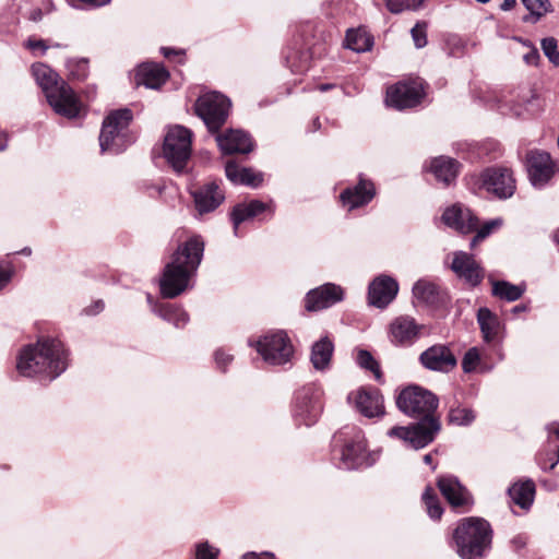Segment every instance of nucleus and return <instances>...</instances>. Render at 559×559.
<instances>
[{"mask_svg": "<svg viewBox=\"0 0 559 559\" xmlns=\"http://www.w3.org/2000/svg\"><path fill=\"white\" fill-rule=\"evenodd\" d=\"M266 209L267 205L259 200H252L249 203H240L235 205L230 213L235 235H238V228L242 222L255 217Z\"/></svg>", "mask_w": 559, "mask_h": 559, "instance_id": "c756f323", "label": "nucleus"}, {"mask_svg": "<svg viewBox=\"0 0 559 559\" xmlns=\"http://www.w3.org/2000/svg\"><path fill=\"white\" fill-rule=\"evenodd\" d=\"M68 366V354L61 341L43 337L35 345L25 346L17 358L16 368L22 376L44 374L57 378Z\"/></svg>", "mask_w": 559, "mask_h": 559, "instance_id": "7ed1b4c3", "label": "nucleus"}, {"mask_svg": "<svg viewBox=\"0 0 559 559\" xmlns=\"http://www.w3.org/2000/svg\"><path fill=\"white\" fill-rule=\"evenodd\" d=\"M419 362L428 370L449 372L456 366L457 360L448 346L436 344L419 355Z\"/></svg>", "mask_w": 559, "mask_h": 559, "instance_id": "f3484780", "label": "nucleus"}, {"mask_svg": "<svg viewBox=\"0 0 559 559\" xmlns=\"http://www.w3.org/2000/svg\"><path fill=\"white\" fill-rule=\"evenodd\" d=\"M7 147V141L4 139H0V151H4Z\"/></svg>", "mask_w": 559, "mask_h": 559, "instance_id": "0e129e2a", "label": "nucleus"}, {"mask_svg": "<svg viewBox=\"0 0 559 559\" xmlns=\"http://www.w3.org/2000/svg\"><path fill=\"white\" fill-rule=\"evenodd\" d=\"M346 47L356 51L365 52L371 49L373 39L364 28L348 29L345 38Z\"/></svg>", "mask_w": 559, "mask_h": 559, "instance_id": "f704fd0d", "label": "nucleus"}, {"mask_svg": "<svg viewBox=\"0 0 559 559\" xmlns=\"http://www.w3.org/2000/svg\"><path fill=\"white\" fill-rule=\"evenodd\" d=\"M548 431V443L551 444L554 438L559 439V423H551L546 427Z\"/></svg>", "mask_w": 559, "mask_h": 559, "instance_id": "603ef678", "label": "nucleus"}, {"mask_svg": "<svg viewBox=\"0 0 559 559\" xmlns=\"http://www.w3.org/2000/svg\"><path fill=\"white\" fill-rule=\"evenodd\" d=\"M354 399L357 411L366 417L382 416L384 414L383 399L377 389H360L348 395Z\"/></svg>", "mask_w": 559, "mask_h": 559, "instance_id": "4be33fe9", "label": "nucleus"}, {"mask_svg": "<svg viewBox=\"0 0 559 559\" xmlns=\"http://www.w3.org/2000/svg\"><path fill=\"white\" fill-rule=\"evenodd\" d=\"M11 278V272L0 270V289L4 287Z\"/></svg>", "mask_w": 559, "mask_h": 559, "instance_id": "4d7b16f0", "label": "nucleus"}, {"mask_svg": "<svg viewBox=\"0 0 559 559\" xmlns=\"http://www.w3.org/2000/svg\"><path fill=\"white\" fill-rule=\"evenodd\" d=\"M216 142L225 155L248 154L253 150L251 136L242 130L230 129L216 135Z\"/></svg>", "mask_w": 559, "mask_h": 559, "instance_id": "5701e85b", "label": "nucleus"}, {"mask_svg": "<svg viewBox=\"0 0 559 559\" xmlns=\"http://www.w3.org/2000/svg\"><path fill=\"white\" fill-rule=\"evenodd\" d=\"M438 404V397L419 385L403 389L396 396V406L402 413L417 418L418 421L406 427L395 426L388 435L415 450L427 447L441 429L440 420L436 416Z\"/></svg>", "mask_w": 559, "mask_h": 559, "instance_id": "f257e3e1", "label": "nucleus"}, {"mask_svg": "<svg viewBox=\"0 0 559 559\" xmlns=\"http://www.w3.org/2000/svg\"><path fill=\"white\" fill-rule=\"evenodd\" d=\"M423 329L424 325L413 317L400 316L389 324L388 336L393 345L406 347L413 345L420 337Z\"/></svg>", "mask_w": 559, "mask_h": 559, "instance_id": "ddd939ff", "label": "nucleus"}, {"mask_svg": "<svg viewBox=\"0 0 559 559\" xmlns=\"http://www.w3.org/2000/svg\"><path fill=\"white\" fill-rule=\"evenodd\" d=\"M527 171L532 185L543 188L555 174V165L546 152L531 151L527 154Z\"/></svg>", "mask_w": 559, "mask_h": 559, "instance_id": "dca6fc26", "label": "nucleus"}, {"mask_svg": "<svg viewBox=\"0 0 559 559\" xmlns=\"http://www.w3.org/2000/svg\"><path fill=\"white\" fill-rule=\"evenodd\" d=\"M162 51H163V53H164V56H165L166 58H169V57H170V55H176V53H178V51H176L175 49L166 48V47L162 48Z\"/></svg>", "mask_w": 559, "mask_h": 559, "instance_id": "052dcab7", "label": "nucleus"}, {"mask_svg": "<svg viewBox=\"0 0 559 559\" xmlns=\"http://www.w3.org/2000/svg\"><path fill=\"white\" fill-rule=\"evenodd\" d=\"M203 251L204 242L198 236L178 247L159 281L163 297L175 298L187 289L189 280L201 263Z\"/></svg>", "mask_w": 559, "mask_h": 559, "instance_id": "f03ea898", "label": "nucleus"}, {"mask_svg": "<svg viewBox=\"0 0 559 559\" xmlns=\"http://www.w3.org/2000/svg\"><path fill=\"white\" fill-rule=\"evenodd\" d=\"M424 462L427 464V465H431L432 466V469L436 468L435 465H432V455L430 453L424 455Z\"/></svg>", "mask_w": 559, "mask_h": 559, "instance_id": "680f3d73", "label": "nucleus"}, {"mask_svg": "<svg viewBox=\"0 0 559 559\" xmlns=\"http://www.w3.org/2000/svg\"><path fill=\"white\" fill-rule=\"evenodd\" d=\"M231 103L218 92L200 96L195 103V112L203 120L210 132H217L226 122Z\"/></svg>", "mask_w": 559, "mask_h": 559, "instance_id": "9d476101", "label": "nucleus"}, {"mask_svg": "<svg viewBox=\"0 0 559 559\" xmlns=\"http://www.w3.org/2000/svg\"><path fill=\"white\" fill-rule=\"evenodd\" d=\"M218 550L211 547L207 542L197 546L195 559H217Z\"/></svg>", "mask_w": 559, "mask_h": 559, "instance_id": "09e8293b", "label": "nucleus"}, {"mask_svg": "<svg viewBox=\"0 0 559 559\" xmlns=\"http://www.w3.org/2000/svg\"><path fill=\"white\" fill-rule=\"evenodd\" d=\"M147 302L155 314L160 317L163 320L173 323L176 328H182L189 321L188 313L179 306L168 302H155L150 294H147Z\"/></svg>", "mask_w": 559, "mask_h": 559, "instance_id": "bb28decb", "label": "nucleus"}, {"mask_svg": "<svg viewBox=\"0 0 559 559\" xmlns=\"http://www.w3.org/2000/svg\"><path fill=\"white\" fill-rule=\"evenodd\" d=\"M460 164L450 157H436L431 162V171L437 180L443 182L445 186L450 185L459 174Z\"/></svg>", "mask_w": 559, "mask_h": 559, "instance_id": "7c9ffc66", "label": "nucleus"}, {"mask_svg": "<svg viewBox=\"0 0 559 559\" xmlns=\"http://www.w3.org/2000/svg\"><path fill=\"white\" fill-rule=\"evenodd\" d=\"M554 238L559 243V230L555 233Z\"/></svg>", "mask_w": 559, "mask_h": 559, "instance_id": "338daca9", "label": "nucleus"}, {"mask_svg": "<svg viewBox=\"0 0 559 559\" xmlns=\"http://www.w3.org/2000/svg\"><path fill=\"white\" fill-rule=\"evenodd\" d=\"M481 187L499 199H508L515 191V180L510 169L490 167L480 175Z\"/></svg>", "mask_w": 559, "mask_h": 559, "instance_id": "f8f14e48", "label": "nucleus"}, {"mask_svg": "<svg viewBox=\"0 0 559 559\" xmlns=\"http://www.w3.org/2000/svg\"><path fill=\"white\" fill-rule=\"evenodd\" d=\"M344 290L341 286L326 283L310 290L305 300V307L308 311H318L342 301Z\"/></svg>", "mask_w": 559, "mask_h": 559, "instance_id": "a211bd4d", "label": "nucleus"}, {"mask_svg": "<svg viewBox=\"0 0 559 559\" xmlns=\"http://www.w3.org/2000/svg\"><path fill=\"white\" fill-rule=\"evenodd\" d=\"M192 132L182 127H170L165 135L163 153L175 171L181 173L191 156Z\"/></svg>", "mask_w": 559, "mask_h": 559, "instance_id": "6e6552de", "label": "nucleus"}, {"mask_svg": "<svg viewBox=\"0 0 559 559\" xmlns=\"http://www.w3.org/2000/svg\"><path fill=\"white\" fill-rule=\"evenodd\" d=\"M428 0H385L390 12L397 14L404 10L417 11L421 9Z\"/></svg>", "mask_w": 559, "mask_h": 559, "instance_id": "a19ab883", "label": "nucleus"}, {"mask_svg": "<svg viewBox=\"0 0 559 559\" xmlns=\"http://www.w3.org/2000/svg\"><path fill=\"white\" fill-rule=\"evenodd\" d=\"M477 322L479 324L483 338L486 343L496 341L500 331V320L488 308H479L477 312Z\"/></svg>", "mask_w": 559, "mask_h": 559, "instance_id": "2f4dec72", "label": "nucleus"}, {"mask_svg": "<svg viewBox=\"0 0 559 559\" xmlns=\"http://www.w3.org/2000/svg\"><path fill=\"white\" fill-rule=\"evenodd\" d=\"M313 126H314L316 128H320V121H319V119H318V118H317V119H314V121H313Z\"/></svg>", "mask_w": 559, "mask_h": 559, "instance_id": "774afa93", "label": "nucleus"}, {"mask_svg": "<svg viewBox=\"0 0 559 559\" xmlns=\"http://www.w3.org/2000/svg\"><path fill=\"white\" fill-rule=\"evenodd\" d=\"M233 357L223 350L218 349L215 352V362L218 368L224 369Z\"/></svg>", "mask_w": 559, "mask_h": 559, "instance_id": "8fccbe9b", "label": "nucleus"}, {"mask_svg": "<svg viewBox=\"0 0 559 559\" xmlns=\"http://www.w3.org/2000/svg\"><path fill=\"white\" fill-rule=\"evenodd\" d=\"M242 559H275L273 554L270 552H247L242 556Z\"/></svg>", "mask_w": 559, "mask_h": 559, "instance_id": "6e6d98bb", "label": "nucleus"}, {"mask_svg": "<svg viewBox=\"0 0 559 559\" xmlns=\"http://www.w3.org/2000/svg\"><path fill=\"white\" fill-rule=\"evenodd\" d=\"M438 487L442 496L452 507H462L469 502L467 490L455 477L442 476L438 479Z\"/></svg>", "mask_w": 559, "mask_h": 559, "instance_id": "a878e982", "label": "nucleus"}, {"mask_svg": "<svg viewBox=\"0 0 559 559\" xmlns=\"http://www.w3.org/2000/svg\"><path fill=\"white\" fill-rule=\"evenodd\" d=\"M540 56L536 48H532L527 53L524 55L523 59L525 63L536 66Z\"/></svg>", "mask_w": 559, "mask_h": 559, "instance_id": "3c124183", "label": "nucleus"}, {"mask_svg": "<svg viewBox=\"0 0 559 559\" xmlns=\"http://www.w3.org/2000/svg\"><path fill=\"white\" fill-rule=\"evenodd\" d=\"M548 445L549 449L546 452L536 456V461L543 469H547V463H549L548 468L552 469L559 462V447L552 443H548Z\"/></svg>", "mask_w": 559, "mask_h": 559, "instance_id": "79ce46f5", "label": "nucleus"}, {"mask_svg": "<svg viewBox=\"0 0 559 559\" xmlns=\"http://www.w3.org/2000/svg\"><path fill=\"white\" fill-rule=\"evenodd\" d=\"M374 197L373 183L360 179L359 182L353 188H347L341 193V201L348 210H354L364 206Z\"/></svg>", "mask_w": 559, "mask_h": 559, "instance_id": "b1692460", "label": "nucleus"}, {"mask_svg": "<svg viewBox=\"0 0 559 559\" xmlns=\"http://www.w3.org/2000/svg\"><path fill=\"white\" fill-rule=\"evenodd\" d=\"M322 396V389L314 383L296 391L293 416L298 425L309 427L317 423L323 408Z\"/></svg>", "mask_w": 559, "mask_h": 559, "instance_id": "1a4fd4ad", "label": "nucleus"}, {"mask_svg": "<svg viewBox=\"0 0 559 559\" xmlns=\"http://www.w3.org/2000/svg\"><path fill=\"white\" fill-rule=\"evenodd\" d=\"M331 87H332V85H330V84H321L319 86L320 91H322V92H325V91L330 90Z\"/></svg>", "mask_w": 559, "mask_h": 559, "instance_id": "e2e57ef3", "label": "nucleus"}, {"mask_svg": "<svg viewBox=\"0 0 559 559\" xmlns=\"http://www.w3.org/2000/svg\"><path fill=\"white\" fill-rule=\"evenodd\" d=\"M423 501L426 506L429 516L433 520H439L443 513V509L432 488H426L425 492L423 493Z\"/></svg>", "mask_w": 559, "mask_h": 559, "instance_id": "4c0bfd02", "label": "nucleus"}, {"mask_svg": "<svg viewBox=\"0 0 559 559\" xmlns=\"http://www.w3.org/2000/svg\"><path fill=\"white\" fill-rule=\"evenodd\" d=\"M442 222L450 228L462 234H468L477 229L478 219L469 209L461 204L448 207L441 217Z\"/></svg>", "mask_w": 559, "mask_h": 559, "instance_id": "412c9836", "label": "nucleus"}, {"mask_svg": "<svg viewBox=\"0 0 559 559\" xmlns=\"http://www.w3.org/2000/svg\"><path fill=\"white\" fill-rule=\"evenodd\" d=\"M516 5V0H503L500 8L503 11H509Z\"/></svg>", "mask_w": 559, "mask_h": 559, "instance_id": "bf43d9fd", "label": "nucleus"}, {"mask_svg": "<svg viewBox=\"0 0 559 559\" xmlns=\"http://www.w3.org/2000/svg\"><path fill=\"white\" fill-rule=\"evenodd\" d=\"M423 96L421 82H400L388 88L385 102L396 109H405L418 105Z\"/></svg>", "mask_w": 559, "mask_h": 559, "instance_id": "4468645a", "label": "nucleus"}, {"mask_svg": "<svg viewBox=\"0 0 559 559\" xmlns=\"http://www.w3.org/2000/svg\"><path fill=\"white\" fill-rule=\"evenodd\" d=\"M453 273L471 287L478 286L485 276V271L473 254L464 251L453 253L451 263Z\"/></svg>", "mask_w": 559, "mask_h": 559, "instance_id": "2eb2a0df", "label": "nucleus"}, {"mask_svg": "<svg viewBox=\"0 0 559 559\" xmlns=\"http://www.w3.org/2000/svg\"><path fill=\"white\" fill-rule=\"evenodd\" d=\"M335 444L343 442L341 451V467L356 469L371 465L361 431L346 428L334 436Z\"/></svg>", "mask_w": 559, "mask_h": 559, "instance_id": "0eeeda50", "label": "nucleus"}, {"mask_svg": "<svg viewBox=\"0 0 559 559\" xmlns=\"http://www.w3.org/2000/svg\"><path fill=\"white\" fill-rule=\"evenodd\" d=\"M356 361L361 368L371 371L378 381L381 380L382 373L379 364L370 352L366 349H359L357 353Z\"/></svg>", "mask_w": 559, "mask_h": 559, "instance_id": "58836bf2", "label": "nucleus"}, {"mask_svg": "<svg viewBox=\"0 0 559 559\" xmlns=\"http://www.w3.org/2000/svg\"><path fill=\"white\" fill-rule=\"evenodd\" d=\"M480 361V353L477 347L469 348L463 359H462V369L466 373H471L476 370Z\"/></svg>", "mask_w": 559, "mask_h": 559, "instance_id": "c03bdc74", "label": "nucleus"}, {"mask_svg": "<svg viewBox=\"0 0 559 559\" xmlns=\"http://www.w3.org/2000/svg\"><path fill=\"white\" fill-rule=\"evenodd\" d=\"M492 531L484 519L463 520L454 531L456 551L462 559H480L491 544Z\"/></svg>", "mask_w": 559, "mask_h": 559, "instance_id": "39448f33", "label": "nucleus"}, {"mask_svg": "<svg viewBox=\"0 0 559 559\" xmlns=\"http://www.w3.org/2000/svg\"><path fill=\"white\" fill-rule=\"evenodd\" d=\"M226 177L234 183H241L257 188L261 185L263 178L259 173L251 168H239L234 160H228L225 166Z\"/></svg>", "mask_w": 559, "mask_h": 559, "instance_id": "c85d7f7f", "label": "nucleus"}, {"mask_svg": "<svg viewBox=\"0 0 559 559\" xmlns=\"http://www.w3.org/2000/svg\"><path fill=\"white\" fill-rule=\"evenodd\" d=\"M526 543H527V537L522 534H519L511 539V545L514 550H520V549L524 548L526 546Z\"/></svg>", "mask_w": 559, "mask_h": 559, "instance_id": "864d4df0", "label": "nucleus"}, {"mask_svg": "<svg viewBox=\"0 0 559 559\" xmlns=\"http://www.w3.org/2000/svg\"><path fill=\"white\" fill-rule=\"evenodd\" d=\"M427 23L417 22L411 29V35L416 48H423L427 45Z\"/></svg>", "mask_w": 559, "mask_h": 559, "instance_id": "49530a36", "label": "nucleus"}, {"mask_svg": "<svg viewBox=\"0 0 559 559\" xmlns=\"http://www.w3.org/2000/svg\"><path fill=\"white\" fill-rule=\"evenodd\" d=\"M133 118L128 108L111 111L104 120L99 134V145L103 153L119 154L126 150L131 139L128 127Z\"/></svg>", "mask_w": 559, "mask_h": 559, "instance_id": "423d86ee", "label": "nucleus"}, {"mask_svg": "<svg viewBox=\"0 0 559 559\" xmlns=\"http://www.w3.org/2000/svg\"><path fill=\"white\" fill-rule=\"evenodd\" d=\"M31 252H32L31 248L26 247V248L22 249L20 253L25 254V255H29Z\"/></svg>", "mask_w": 559, "mask_h": 559, "instance_id": "69168bd1", "label": "nucleus"}, {"mask_svg": "<svg viewBox=\"0 0 559 559\" xmlns=\"http://www.w3.org/2000/svg\"><path fill=\"white\" fill-rule=\"evenodd\" d=\"M542 49L548 60L556 67L559 66V51L557 39L554 37H546L542 40Z\"/></svg>", "mask_w": 559, "mask_h": 559, "instance_id": "37998d69", "label": "nucleus"}, {"mask_svg": "<svg viewBox=\"0 0 559 559\" xmlns=\"http://www.w3.org/2000/svg\"><path fill=\"white\" fill-rule=\"evenodd\" d=\"M535 485L532 480L514 484L509 488V495L513 502L522 509H527L534 499Z\"/></svg>", "mask_w": 559, "mask_h": 559, "instance_id": "72a5a7b5", "label": "nucleus"}, {"mask_svg": "<svg viewBox=\"0 0 559 559\" xmlns=\"http://www.w3.org/2000/svg\"><path fill=\"white\" fill-rule=\"evenodd\" d=\"M476 418L473 409L467 407H455L451 408L449 413V421L457 426H468Z\"/></svg>", "mask_w": 559, "mask_h": 559, "instance_id": "ea45409f", "label": "nucleus"}, {"mask_svg": "<svg viewBox=\"0 0 559 559\" xmlns=\"http://www.w3.org/2000/svg\"><path fill=\"white\" fill-rule=\"evenodd\" d=\"M257 352L269 365L282 366L290 361L294 347L284 331L269 333L255 344Z\"/></svg>", "mask_w": 559, "mask_h": 559, "instance_id": "9b49d317", "label": "nucleus"}, {"mask_svg": "<svg viewBox=\"0 0 559 559\" xmlns=\"http://www.w3.org/2000/svg\"><path fill=\"white\" fill-rule=\"evenodd\" d=\"M523 5L530 11V15L524 16V22H528L533 17V22H537L545 14L552 12L554 8L549 0H521Z\"/></svg>", "mask_w": 559, "mask_h": 559, "instance_id": "e433bc0d", "label": "nucleus"}, {"mask_svg": "<svg viewBox=\"0 0 559 559\" xmlns=\"http://www.w3.org/2000/svg\"><path fill=\"white\" fill-rule=\"evenodd\" d=\"M70 75L78 80H83L87 75V60L78 59L70 60L67 64Z\"/></svg>", "mask_w": 559, "mask_h": 559, "instance_id": "de8ad7c7", "label": "nucleus"}, {"mask_svg": "<svg viewBox=\"0 0 559 559\" xmlns=\"http://www.w3.org/2000/svg\"><path fill=\"white\" fill-rule=\"evenodd\" d=\"M413 295L421 302L436 305L440 301V287L432 282L419 280L413 287Z\"/></svg>", "mask_w": 559, "mask_h": 559, "instance_id": "473e14b6", "label": "nucleus"}, {"mask_svg": "<svg viewBox=\"0 0 559 559\" xmlns=\"http://www.w3.org/2000/svg\"><path fill=\"white\" fill-rule=\"evenodd\" d=\"M104 308V304L102 300H98L95 302L94 307L93 308H88L86 309V313L87 314H96L98 313L100 310H103Z\"/></svg>", "mask_w": 559, "mask_h": 559, "instance_id": "13d9d810", "label": "nucleus"}, {"mask_svg": "<svg viewBox=\"0 0 559 559\" xmlns=\"http://www.w3.org/2000/svg\"><path fill=\"white\" fill-rule=\"evenodd\" d=\"M502 225L501 218H495L487 222L483 225L478 230L475 237L472 239L471 247L474 248L477 242L483 241L486 237H488L491 231Z\"/></svg>", "mask_w": 559, "mask_h": 559, "instance_id": "a18cd8bd", "label": "nucleus"}, {"mask_svg": "<svg viewBox=\"0 0 559 559\" xmlns=\"http://www.w3.org/2000/svg\"><path fill=\"white\" fill-rule=\"evenodd\" d=\"M26 46L29 48V49H41L44 52L48 49V46L46 44L45 40L43 39H34V38H29L26 43Z\"/></svg>", "mask_w": 559, "mask_h": 559, "instance_id": "5fc2aeb1", "label": "nucleus"}, {"mask_svg": "<svg viewBox=\"0 0 559 559\" xmlns=\"http://www.w3.org/2000/svg\"><path fill=\"white\" fill-rule=\"evenodd\" d=\"M524 288L506 281L492 282V295L507 301H515L522 297Z\"/></svg>", "mask_w": 559, "mask_h": 559, "instance_id": "c9c22d12", "label": "nucleus"}, {"mask_svg": "<svg viewBox=\"0 0 559 559\" xmlns=\"http://www.w3.org/2000/svg\"><path fill=\"white\" fill-rule=\"evenodd\" d=\"M199 215L215 211L225 200V193L216 182L204 183L191 191Z\"/></svg>", "mask_w": 559, "mask_h": 559, "instance_id": "6ab92c4d", "label": "nucleus"}, {"mask_svg": "<svg viewBox=\"0 0 559 559\" xmlns=\"http://www.w3.org/2000/svg\"><path fill=\"white\" fill-rule=\"evenodd\" d=\"M168 71L156 63H143L136 72L135 81L138 85H144L152 90H158L168 80Z\"/></svg>", "mask_w": 559, "mask_h": 559, "instance_id": "393cba45", "label": "nucleus"}, {"mask_svg": "<svg viewBox=\"0 0 559 559\" xmlns=\"http://www.w3.org/2000/svg\"><path fill=\"white\" fill-rule=\"evenodd\" d=\"M334 350L332 341L324 336L317 341L311 348L310 361L316 370L324 371L330 368Z\"/></svg>", "mask_w": 559, "mask_h": 559, "instance_id": "cd10ccee", "label": "nucleus"}, {"mask_svg": "<svg viewBox=\"0 0 559 559\" xmlns=\"http://www.w3.org/2000/svg\"><path fill=\"white\" fill-rule=\"evenodd\" d=\"M32 73L56 114L69 119L80 115L82 105L79 97L66 81L59 80L55 71L44 63H34Z\"/></svg>", "mask_w": 559, "mask_h": 559, "instance_id": "20e7f679", "label": "nucleus"}, {"mask_svg": "<svg viewBox=\"0 0 559 559\" xmlns=\"http://www.w3.org/2000/svg\"><path fill=\"white\" fill-rule=\"evenodd\" d=\"M399 292L397 282L386 275L376 277L368 288L369 305L383 309L393 301Z\"/></svg>", "mask_w": 559, "mask_h": 559, "instance_id": "aec40b11", "label": "nucleus"}]
</instances>
